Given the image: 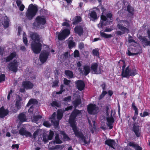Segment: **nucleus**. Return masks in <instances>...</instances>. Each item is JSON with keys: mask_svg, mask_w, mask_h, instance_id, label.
Wrapping results in <instances>:
<instances>
[{"mask_svg": "<svg viewBox=\"0 0 150 150\" xmlns=\"http://www.w3.org/2000/svg\"><path fill=\"white\" fill-rule=\"evenodd\" d=\"M91 70L90 67L89 65H86L83 67V74L85 76L88 75L90 72Z\"/></svg>", "mask_w": 150, "mask_h": 150, "instance_id": "25", "label": "nucleus"}, {"mask_svg": "<svg viewBox=\"0 0 150 150\" xmlns=\"http://www.w3.org/2000/svg\"><path fill=\"white\" fill-rule=\"evenodd\" d=\"M107 93L106 91H103L101 94L100 95L98 99L100 100H101Z\"/></svg>", "mask_w": 150, "mask_h": 150, "instance_id": "43", "label": "nucleus"}, {"mask_svg": "<svg viewBox=\"0 0 150 150\" xmlns=\"http://www.w3.org/2000/svg\"><path fill=\"white\" fill-rule=\"evenodd\" d=\"M105 145H108L110 147H111L114 149H115L114 146L115 144V142L114 139H108L105 141Z\"/></svg>", "mask_w": 150, "mask_h": 150, "instance_id": "15", "label": "nucleus"}, {"mask_svg": "<svg viewBox=\"0 0 150 150\" xmlns=\"http://www.w3.org/2000/svg\"><path fill=\"white\" fill-rule=\"evenodd\" d=\"M120 61H122L123 64L121 73V76L123 77H127L130 76L132 77L137 74V72L135 68H131L128 66L125 68L126 64L124 60H120L118 63H120Z\"/></svg>", "mask_w": 150, "mask_h": 150, "instance_id": "2", "label": "nucleus"}, {"mask_svg": "<svg viewBox=\"0 0 150 150\" xmlns=\"http://www.w3.org/2000/svg\"><path fill=\"white\" fill-rule=\"evenodd\" d=\"M89 15L90 19L92 21L96 20L98 18L97 13L94 11H92Z\"/></svg>", "mask_w": 150, "mask_h": 150, "instance_id": "24", "label": "nucleus"}, {"mask_svg": "<svg viewBox=\"0 0 150 150\" xmlns=\"http://www.w3.org/2000/svg\"><path fill=\"white\" fill-rule=\"evenodd\" d=\"M100 35L101 37L105 38H109L112 37L111 34H107L104 32H100Z\"/></svg>", "mask_w": 150, "mask_h": 150, "instance_id": "39", "label": "nucleus"}, {"mask_svg": "<svg viewBox=\"0 0 150 150\" xmlns=\"http://www.w3.org/2000/svg\"><path fill=\"white\" fill-rule=\"evenodd\" d=\"M81 113V111L74 110L69 116V122L75 136L81 138L85 144H88L89 142L88 143L87 141L82 132L79 130L76 124V117Z\"/></svg>", "mask_w": 150, "mask_h": 150, "instance_id": "1", "label": "nucleus"}, {"mask_svg": "<svg viewBox=\"0 0 150 150\" xmlns=\"http://www.w3.org/2000/svg\"><path fill=\"white\" fill-rule=\"evenodd\" d=\"M40 42H33L31 45V50L35 54H39L41 51L42 45Z\"/></svg>", "mask_w": 150, "mask_h": 150, "instance_id": "6", "label": "nucleus"}, {"mask_svg": "<svg viewBox=\"0 0 150 150\" xmlns=\"http://www.w3.org/2000/svg\"><path fill=\"white\" fill-rule=\"evenodd\" d=\"M38 11V6L31 4L29 5L25 13V18L27 20H32L36 15Z\"/></svg>", "mask_w": 150, "mask_h": 150, "instance_id": "4", "label": "nucleus"}, {"mask_svg": "<svg viewBox=\"0 0 150 150\" xmlns=\"http://www.w3.org/2000/svg\"><path fill=\"white\" fill-rule=\"evenodd\" d=\"M76 87L78 90L80 91L83 90L85 87L84 82L82 80H77L75 82Z\"/></svg>", "mask_w": 150, "mask_h": 150, "instance_id": "12", "label": "nucleus"}, {"mask_svg": "<svg viewBox=\"0 0 150 150\" xmlns=\"http://www.w3.org/2000/svg\"><path fill=\"white\" fill-rule=\"evenodd\" d=\"M60 133L63 135L64 139L66 141H68L70 140V138L64 131H61Z\"/></svg>", "mask_w": 150, "mask_h": 150, "instance_id": "36", "label": "nucleus"}, {"mask_svg": "<svg viewBox=\"0 0 150 150\" xmlns=\"http://www.w3.org/2000/svg\"><path fill=\"white\" fill-rule=\"evenodd\" d=\"M109 108L108 106H106L105 107V111L106 114V116H108L109 115V112H108Z\"/></svg>", "mask_w": 150, "mask_h": 150, "instance_id": "64", "label": "nucleus"}, {"mask_svg": "<svg viewBox=\"0 0 150 150\" xmlns=\"http://www.w3.org/2000/svg\"><path fill=\"white\" fill-rule=\"evenodd\" d=\"M19 145L18 144H13L12 145V149H14L15 148H16L18 149L19 147Z\"/></svg>", "mask_w": 150, "mask_h": 150, "instance_id": "62", "label": "nucleus"}, {"mask_svg": "<svg viewBox=\"0 0 150 150\" xmlns=\"http://www.w3.org/2000/svg\"><path fill=\"white\" fill-rule=\"evenodd\" d=\"M64 147V146L62 145H57L55 146L54 147L52 148L53 150L54 149H59L62 150Z\"/></svg>", "mask_w": 150, "mask_h": 150, "instance_id": "48", "label": "nucleus"}, {"mask_svg": "<svg viewBox=\"0 0 150 150\" xmlns=\"http://www.w3.org/2000/svg\"><path fill=\"white\" fill-rule=\"evenodd\" d=\"M132 130L137 137L140 136V132L139 131V126L136 124V123H134L133 125Z\"/></svg>", "mask_w": 150, "mask_h": 150, "instance_id": "16", "label": "nucleus"}, {"mask_svg": "<svg viewBox=\"0 0 150 150\" xmlns=\"http://www.w3.org/2000/svg\"><path fill=\"white\" fill-rule=\"evenodd\" d=\"M38 103V101L36 99L31 98L29 100L27 105L28 106L32 104H37Z\"/></svg>", "mask_w": 150, "mask_h": 150, "instance_id": "38", "label": "nucleus"}, {"mask_svg": "<svg viewBox=\"0 0 150 150\" xmlns=\"http://www.w3.org/2000/svg\"><path fill=\"white\" fill-rule=\"evenodd\" d=\"M67 44L68 47L70 49H71L75 46L76 45L73 40V38L71 37H70L69 38Z\"/></svg>", "mask_w": 150, "mask_h": 150, "instance_id": "19", "label": "nucleus"}, {"mask_svg": "<svg viewBox=\"0 0 150 150\" xmlns=\"http://www.w3.org/2000/svg\"><path fill=\"white\" fill-rule=\"evenodd\" d=\"M18 119L21 123L26 122L27 120L26 116L23 112L19 114Z\"/></svg>", "mask_w": 150, "mask_h": 150, "instance_id": "21", "label": "nucleus"}, {"mask_svg": "<svg viewBox=\"0 0 150 150\" xmlns=\"http://www.w3.org/2000/svg\"><path fill=\"white\" fill-rule=\"evenodd\" d=\"M98 107L95 104L90 103L87 107L88 113L91 115H95L98 113Z\"/></svg>", "mask_w": 150, "mask_h": 150, "instance_id": "7", "label": "nucleus"}, {"mask_svg": "<svg viewBox=\"0 0 150 150\" xmlns=\"http://www.w3.org/2000/svg\"><path fill=\"white\" fill-rule=\"evenodd\" d=\"M100 18H101V19L102 20L104 21H106L107 20V18L106 16L105 15H101V16H100Z\"/></svg>", "mask_w": 150, "mask_h": 150, "instance_id": "57", "label": "nucleus"}, {"mask_svg": "<svg viewBox=\"0 0 150 150\" xmlns=\"http://www.w3.org/2000/svg\"><path fill=\"white\" fill-rule=\"evenodd\" d=\"M61 30L66 38H67L70 34V28H65L63 30Z\"/></svg>", "mask_w": 150, "mask_h": 150, "instance_id": "30", "label": "nucleus"}, {"mask_svg": "<svg viewBox=\"0 0 150 150\" xmlns=\"http://www.w3.org/2000/svg\"><path fill=\"white\" fill-rule=\"evenodd\" d=\"M128 42L129 43L132 42H135V40L132 39V37L131 36H129L128 37Z\"/></svg>", "mask_w": 150, "mask_h": 150, "instance_id": "54", "label": "nucleus"}, {"mask_svg": "<svg viewBox=\"0 0 150 150\" xmlns=\"http://www.w3.org/2000/svg\"><path fill=\"white\" fill-rule=\"evenodd\" d=\"M46 23L45 16H38L33 23V26L36 28H39L41 25H44Z\"/></svg>", "mask_w": 150, "mask_h": 150, "instance_id": "5", "label": "nucleus"}, {"mask_svg": "<svg viewBox=\"0 0 150 150\" xmlns=\"http://www.w3.org/2000/svg\"><path fill=\"white\" fill-rule=\"evenodd\" d=\"M10 20L6 16L4 18V21L3 24L4 27L5 28H8L9 26Z\"/></svg>", "mask_w": 150, "mask_h": 150, "instance_id": "28", "label": "nucleus"}, {"mask_svg": "<svg viewBox=\"0 0 150 150\" xmlns=\"http://www.w3.org/2000/svg\"><path fill=\"white\" fill-rule=\"evenodd\" d=\"M75 33L77 34L79 36L83 35V27L80 25L76 26L74 29Z\"/></svg>", "mask_w": 150, "mask_h": 150, "instance_id": "14", "label": "nucleus"}, {"mask_svg": "<svg viewBox=\"0 0 150 150\" xmlns=\"http://www.w3.org/2000/svg\"><path fill=\"white\" fill-rule=\"evenodd\" d=\"M38 134V131L37 130L35 131L33 134V137L34 139H35L36 137L37 136Z\"/></svg>", "mask_w": 150, "mask_h": 150, "instance_id": "60", "label": "nucleus"}, {"mask_svg": "<svg viewBox=\"0 0 150 150\" xmlns=\"http://www.w3.org/2000/svg\"><path fill=\"white\" fill-rule=\"evenodd\" d=\"M26 130L23 127L21 128L19 130V134L22 135L24 136Z\"/></svg>", "mask_w": 150, "mask_h": 150, "instance_id": "44", "label": "nucleus"}, {"mask_svg": "<svg viewBox=\"0 0 150 150\" xmlns=\"http://www.w3.org/2000/svg\"><path fill=\"white\" fill-rule=\"evenodd\" d=\"M51 105L53 107H59L60 106V105L59 103L57 102V101H53L51 103Z\"/></svg>", "mask_w": 150, "mask_h": 150, "instance_id": "46", "label": "nucleus"}, {"mask_svg": "<svg viewBox=\"0 0 150 150\" xmlns=\"http://www.w3.org/2000/svg\"><path fill=\"white\" fill-rule=\"evenodd\" d=\"M98 64L96 62L93 63L91 64L90 67L91 71L92 74H100L101 73V69L100 67H99L98 70Z\"/></svg>", "mask_w": 150, "mask_h": 150, "instance_id": "8", "label": "nucleus"}, {"mask_svg": "<svg viewBox=\"0 0 150 150\" xmlns=\"http://www.w3.org/2000/svg\"><path fill=\"white\" fill-rule=\"evenodd\" d=\"M79 53L78 50H76L74 52V57H79Z\"/></svg>", "mask_w": 150, "mask_h": 150, "instance_id": "51", "label": "nucleus"}, {"mask_svg": "<svg viewBox=\"0 0 150 150\" xmlns=\"http://www.w3.org/2000/svg\"><path fill=\"white\" fill-rule=\"evenodd\" d=\"M43 125L44 126L47 127H49L51 126L50 124L48 121L45 122L43 123Z\"/></svg>", "mask_w": 150, "mask_h": 150, "instance_id": "59", "label": "nucleus"}, {"mask_svg": "<svg viewBox=\"0 0 150 150\" xmlns=\"http://www.w3.org/2000/svg\"><path fill=\"white\" fill-rule=\"evenodd\" d=\"M132 108L134 110V116H137L138 114V109L137 107L135 105V103L133 102L132 105Z\"/></svg>", "mask_w": 150, "mask_h": 150, "instance_id": "40", "label": "nucleus"}, {"mask_svg": "<svg viewBox=\"0 0 150 150\" xmlns=\"http://www.w3.org/2000/svg\"><path fill=\"white\" fill-rule=\"evenodd\" d=\"M77 67H79L78 69L80 71H82V69L81 68H80V67H81L82 66V64L80 62H78L77 63Z\"/></svg>", "mask_w": 150, "mask_h": 150, "instance_id": "61", "label": "nucleus"}, {"mask_svg": "<svg viewBox=\"0 0 150 150\" xmlns=\"http://www.w3.org/2000/svg\"><path fill=\"white\" fill-rule=\"evenodd\" d=\"M59 80L58 79H56L53 82L52 87L57 86L58 85Z\"/></svg>", "mask_w": 150, "mask_h": 150, "instance_id": "50", "label": "nucleus"}, {"mask_svg": "<svg viewBox=\"0 0 150 150\" xmlns=\"http://www.w3.org/2000/svg\"><path fill=\"white\" fill-rule=\"evenodd\" d=\"M72 21V24L75 25L78 24L82 21V18L80 16H77L73 18Z\"/></svg>", "mask_w": 150, "mask_h": 150, "instance_id": "22", "label": "nucleus"}, {"mask_svg": "<svg viewBox=\"0 0 150 150\" xmlns=\"http://www.w3.org/2000/svg\"><path fill=\"white\" fill-rule=\"evenodd\" d=\"M26 36L25 33L24 32L23 34V41L25 45L26 46H27L28 45V40Z\"/></svg>", "mask_w": 150, "mask_h": 150, "instance_id": "41", "label": "nucleus"}, {"mask_svg": "<svg viewBox=\"0 0 150 150\" xmlns=\"http://www.w3.org/2000/svg\"><path fill=\"white\" fill-rule=\"evenodd\" d=\"M24 135L26 137H31L32 136V134L31 133L27 131H26Z\"/></svg>", "mask_w": 150, "mask_h": 150, "instance_id": "58", "label": "nucleus"}, {"mask_svg": "<svg viewBox=\"0 0 150 150\" xmlns=\"http://www.w3.org/2000/svg\"><path fill=\"white\" fill-rule=\"evenodd\" d=\"M99 49H93L92 51V53L94 56H96L98 57H99Z\"/></svg>", "mask_w": 150, "mask_h": 150, "instance_id": "42", "label": "nucleus"}, {"mask_svg": "<svg viewBox=\"0 0 150 150\" xmlns=\"http://www.w3.org/2000/svg\"><path fill=\"white\" fill-rule=\"evenodd\" d=\"M19 7V9L21 11H23L25 7L24 5L23 4H21Z\"/></svg>", "mask_w": 150, "mask_h": 150, "instance_id": "63", "label": "nucleus"}, {"mask_svg": "<svg viewBox=\"0 0 150 150\" xmlns=\"http://www.w3.org/2000/svg\"><path fill=\"white\" fill-rule=\"evenodd\" d=\"M49 52L46 50H43L41 53L39 57L40 60L42 63L45 62L48 58Z\"/></svg>", "mask_w": 150, "mask_h": 150, "instance_id": "9", "label": "nucleus"}, {"mask_svg": "<svg viewBox=\"0 0 150 150\" xmlns=\"http://www.w3.org/2000/svg\"><path fill=\"white\" fill-rule=\"evenodd\" d=\"M9 112L4 109L3 106L0 108V118H3L8 114Z\"/></svg>", "mask_w": 150, "mask_h": 150, "instance_id": "18", "label": "nucleus"}, {"mask_svg": "<svg viewBox=\"0 0 150 150\" xmlns=\"http://www.w3.org/2000/svg\"><path fill=\"white\" fill-rule=\"evenodd\" d=\"M106 16L107 18H110V20L112 19V14L111 13H107Z\"/></svg>", "mask_w": 150, "mask_h": 150, "instance_id": "56", "label": "nucleus"}, {"mask_svg": "<svg viewBox=\"0 0 150 150\" xmlns=\"http://www.w3.org/2000/svg\"><path fill=\"white\" fill-rule=\"evenodd\" d=\"M18 67L17 62L13 61L8 64V68L9 70L14 72H16L18 70Z\"/></svg>", "mask_w": 150, "mask_h": 150, "instance_id": "11", "label": "nucleus"}, {"mask_svg": "<svg viewBox=\"0 0 150 150\" xmlns=\"http://www.w3.org/2000/svg\"><path fill=\"white\" fill-rule=\"evenodd\" d=\"M5 76L4 74H1L0 75V83L5 80Z\"/></svg>", "mask_w": 150, "mask_h": 150, "instance_id": "53", "label": "nucleus"}, {"mask_svg": "<svg viewBox=\"0 0 150 150\" xmlns=\"http://www.w3.org/2000/svg\"><path fill=\"white\" fill-rule=\"evenodd\" d=\"M127 10L132 16H133L134 11L133 8L132 7L129 5H128L127 6Z\"/></svg>", "mask_w": 150, "mask_h": 150, "instance_id": "37", "label": "nucleus"}, {"mask_svg": "<svg viewBox=\"0 0 150 150\" xmlns=\"http://www.w3.org/2000/svg\"><path fill=\"white\" fill-rule=\"evenodd\" d=\"M84 47V44L82 42H80L79 44V47L80 50H81L83 49Z\"/></svg>", "mask_w": 150, "mask_h": 150, "instance_id": "55", "label": "nucleus"}, {"mask_svg": "<svg viewBox=\"0 0 150 150\" xmlns=\"http://www.w3.org/2000/svg\"><path fill=\"white\" fill-rule=\"evenodd\" d=\"M71 96H69L67 97H66L64 98L63 99V100L64 101L66 102H70L71 100Z\"/></svg>", "mask_w": 150, "mask_h": 150, "instance_id": "47", "label": "nucleus"}, {"mask_svg": "<svg viewBox=\"0 0 150 150\" xmlns=\"http://www.w3.org/2000/svg\"><path fill=\"white\" fill-rule=\"evenodd\" d=\"M16 52H15L11 53L8 56L5 58L6 62H10L12 60L13 58L16 57Z\"/></svg>", "mask_w": 150, "mask_h": 150, "instance_id": "23", "label": "nucleus"}, {"mask_svg": "<svg viewBox=\"0 0 150 150\" xmlns=\"http://www.w3.org/2000/svg\"><path fill=\"white\" fill-rule=\"evenodd\" d=\"M81 103V99L80 98H77L75 100V101L73 102V104L74 105V106L75 107V109L72 111V112L74 110H77L76 109V108L79 105H80Z\"/></svg>", "mask_w": 150, "mask_h": 150, "instance_id": "32", "label": "nucleus"}, {"mask_svg": "<svg viewBox=\"0 0 150 150\" xmlns=\"http://www.w3.org/2000/svg\"><path fill=\"white\" fill-rule=\"evenodd\" d=\"M147 37L149 40H148V39L146 38L145 36L142 37L141 36L139 39L141 40H142V42L144 45H143L144 47L147 46H150V30H148L147 32Z\"/></svg>", "mask_w": 150, "mask_h": 150, "instance_id": "10", "label": "nucleus"}, {"mask_svg": "<svg viewBox=\"0 0 150 150\" xmlns=\"http://www.w3.org/2000/svg\"><path fill=\"white\" fill-rule=\"evenodd\" d=\"M22 100V98L20 96H19L18 97V99L16 100L15 106L18 110L20 109L21 108V102Z\"/></svg>", "mask_w": 150, "mask_h": 150, "instance_id": "29", "label": "nucleus"}, {"mask_svg": "<svg viewBox=\"0 0 150 150\" xmlns=\"http://www.w3.org/2000/svg\"><path fill=\"white\" fill-rule=\"evenodd\" d=\"M51 122L52 123H53L55 127H57L59 125V121H54L53 120H51Z\"/></svg>", "mask_w": 150, "mask_h": 150, "instance_id": "49", "label": "nucleus"}, {"mask_svg": "<svg viewBox=\"0 0 150 150\" xmlns=\"http://www.w3.org/2000/svg\"><path fill=\"white\" fill-rule=\"evenodd\" d=\"M42 117V116L38 115H33L32 118V121L33 122L37 123L38 121Z\"/></svg>", "mask_w": 150, "mask_h": 150, "instance_id": "26", "label": "nucleus"}, {"mask_svg": "<svg viewBox=\"0 0 150 150\" xmlns=\"http://www.w3.org/2000/svg\"><path fill=\"white\" fill-rule=\"evenodd\" d=\"M127 146L132 147L135 150H142V148L139 145L135 142H129L127 144Z\"/></svg>", "mask_w": 150, "mask_h": 150, "instance_id": "17", "label": "nucleus"}, {"mask_svg": "<svg viewBox=\"0 0 150 150\" xmlns=\"http://www.w3.org/2000/svg\"><path fill=\"white\" fill-rule=\"evenodd\" d=\"M64 83L65 85H69L71 83L70 80H68L66 78H64Z\"/></svg>", "mask_w": 150, "mask_h": 150, "instance_id": "52", "label": "nucleus"}, {"mask_svg": "<svg viewBox=\"0 0 150 150\" xmlns=\"http://www.w3.org/2000/svg\"><path fill=\"white\" fill-rule=\"evenodd\" d=\"M59 33V34L58 35L57 38L59 40H64L66 38L64 35V34L61 31H60V33H59L58 32H57L56 33V34L57 35L58 33Z\"/></svg>", "mask_w": 150, "mask_h": 150, "instance_id": "31", "label": "nucleus"}, {"mask_svg": "<svg viewBox=\"0 0 150 150\" xmlns=\"http://www.w3.org/2000/svg\"><path fill=\"white\" fill-rule=\"evenodd\" d=\"M130 23L127 20L120 21L117 25V28L120 30L118 31L116 34L118 35H121L126 33H128L129 32V30L128 28L129 26Z\"/></svg>", "mask_w": 150, "mask_h": 150, "instance_id": "3", "label": "nucleus"}, {"mask_svg": "<svg viewBox=\"0 0 150 150\" xmlns=\"http://www.w3.org/2000/svg\"><path fill=\"white\" fill-rule=\"evenodd\" d=\"M54 135V133L53 131L50 130L49 134L48 137V139L49 140H51L52 139Z\"/></svg>", "mask_w": 150, "mask_h": 150, "instance_id": "45", "label": "nucleus"}, {"mask_svg": "<svg viewBox=\"0 0 150 150\" xmlns=\"http://www.w3.org/2000/svg\"><path fill=\"white\" fill-rule=\"evenodd\" d=\"M30 37L33 42H40V39L39 35L37 33L34 32L30 34Z\"/></svg>", "mask_w": 150, "mask_h": 150, "instance_id": "20", "label": "nucleus"}, {"mask_svg": "<svg viewBox=\"0 0 150 150\" xmlns=\"http://www.w3.org/2000/svg\"><path fill=\"white\" fill-rule=\"evenodd\" d=\"M65 74L67 76L69 77L70 78H73V73L71 71L69 70H65Z\"/></svg>", "mask_w": 150, "mask_h": 150, "instance_id": "35", "label": "nucleus"}, {"mask_svg": "<svg viewBox=\"0 0 150 150\" xmlns=\"http://www.w3.org/2000/svg\"><path fill=\"white\" fill-rule=\"evenodd\" d=\"M110 112V116H109V115L108 116H107L106 120L108 123L111 122V123H113L115 121V119L112 115L113 111L111 110Z\"/></svg>", "mask_w": 150, "mask_h": 150, "instance_id": "27", "label": "nucleus"}, {"mask_svg": "<svg viewBox=\"0 0 150 150\" xmlns=\"http://www.w3.org/2000/svg\"><path fill=\"white\" fill-rule=\"evenodd\" d=\"M64 21H65V22L62 23V26H65L67 28H66L70 29V26L69 23L70 21L69 20H67L66 19H64Z\"/></svg>", "mask_w": 150, "mask_h": 150, "instance_id": "33", "label": "nucleus"}, {"mask_svg": "<svg viewBox=\"0 0 150 150\" xmlns=\"http://www.w3.org/2000/svg\"><path fill=\"white\" fill-rule=\"evenodd\" d=\"M22 85L26 90L32 89L34 86L33 84L29 81H23L22 83Z\"/></svg>", "mask_w": 150, "mask_h": 150, "instance_id": "13", "label": "nucleus"}, {"mask_svg": "<svg viewBox=\"0 0 150 150\" xmlns=\"http://www.w3.org/2000/svg\"><path fill=\"white\" fill-rule=\"evenodd\" d=\"M63 112L61 110L59 109L57 110V118L59 120H61L63 116Z\"/></svg>", "mask_w": 150, "mask_h": 150, "instance_id": "34", "label": "nucleus"}]
</instances>
